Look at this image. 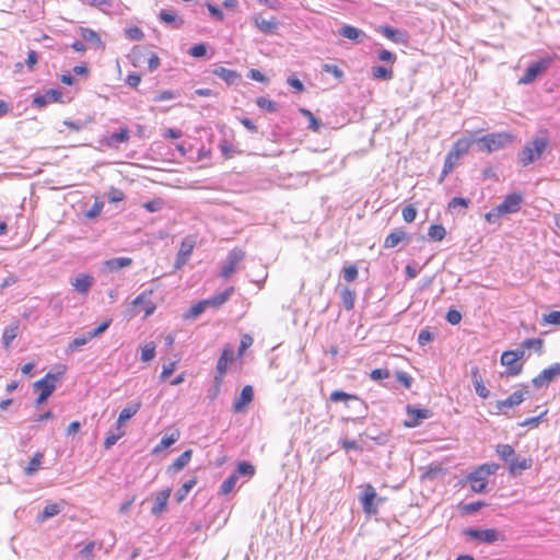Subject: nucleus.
Listing matches in <instances>:
<instances>
[{"label":"nucleus","mask_w":560,"mask_h":560,"mask_svg":"<svg viewBox=\"0 0 560 560\" xmlns=\"http://www.w3.org/2000/svg\"><path fill=\"white\" fill-rule=\"evenodd\" d=\"M497 454L508 465L510 475L518 476L522 471L533 466V459L529 457H520L510 444H498Z\"/></svg>","instance_id":"1"},{"label":"nucleus","mask_w":560,"mask_h":560,"mask_svg":"<svg viewBox=\"0 0 560 560\" xmlns=\"http://www.w3.org/2000/svg\"><path fill=\"white\" fill-rule=\"evenodd\" d=\"M523 201L524 198L522 194H509L504 197L500 205L485 214V219L488 223H499L502 217L518 212Z\"/></svg>","instance_id":"2"},{"label":"nucleus","mask_w":560,"mask_h":560,"mask_svg":"<svg viewBox=\"0 0 560 560\" xmlns=\"http://www.w3.org/2000/svg\"><path fill=\"white\" fill-rule=\"evenodd\" d=\"M514 137L508 131L489 133L478 139L480 151L491 153L503 149L508 144L512 143Z\"/></svg>","instance_id":"3"},{"label":"nucleus","mask_w":560,"mask_h":560,"mask_svg":"<svg viewBox=\"0 0 560 560\" xmlns=\"http://www.w3.org/2000/svg\"><path fill=\"white\" fill-rule=\"evenodd\" d=\"M463 534L468 537L469 539H472L475 541H478L480 544H494L497 541L503 540L504 536L494 528H474L468 527L464 529Z\"/></svg>","instance_id":"4"},{"label":"nucleus","mask_w":560,"mask_h":560,"mask_svg":"<svg viewBox=\"0 0 560 560\" xmlns=\"http://www.w3.org/2000/svg\"><path fill=\"white\" fill-rule=\"evenodd\" d=\"M547 145L548 141L545 138H535L529 144L525 145L520 156L522 165L527 166L540 159Z\"/></svg>","instance_id":"5"},{"label":"nucleus","mask_w":560,"mask_h":560,"mask_svg":"<svg viewBox=\"0 0 560 560\" xmlns=\"http://www.w3.org/2000/svg\"><path fill=\"white\" fill-rule=\"evenodd\" d=\"M363 511L369 515L377 513L378 504L384 501L383 498H378L375 488L368 483L363 491L359 495Z\"/></svg>","instance_id":"6"},{"label":"nucleus","mask_w":560,"mask_h":560,"mask_svg":"<svg viewBox=\"0 0 560 560\" xmlns=\"http://www.w3.org/2000/svg\"><path fill=\"white\" fill-rule=\"evenodd\" d=\"M552 57H545L533 62L526 70L523 77L518 79V84H529L536 80V78L542 74L552 63Z\"/></svg>","instance_id":"7"},{"label":"nucleus","mask_w":560,"mask_h":560,"mask_svg":"<svg viewBox=\"0 0 560 560\" xmlns=\"http://www.w3.org/2000/svg\"><path fill=\"white\" fill-rule=\"evenodd\" d=\"M558 376H560V363H553L535 376L532 383L535 388L539 389L549 386Z\"/></svg>","instance_id":"8"},{"label":"nucleus","mask_w":560,"mask_h":560,"mask_svg":"<svg viewBox=\"0 0 560 560\" xmlns=\"http://www.w3.org/2000/svg\"><path fill=\"white\" fill-rule=\"evenodd\" d=\"M245 252L242 248H233L229 255L225 265L222 267L220 276L229 279L237 269L241 261L245 258Z\"/></svg>","instance_id":"9"},{"label":"nucleus","mask_w":560,"mask_h":560,"mask_svg":"<svg viewBox=\"0 0 560 560\" xmlns=\"http://www.w3.org/2000/svg\"><path fill=\"white\" fill-rule=\"evenodd\" d=\"M524 354L525 352H502L501 363L506 366L508 374L516 375L522 371Z\"/></svg>","instance_id":"10"},{"label":"nucleus","mask_w":560,"mask_h":560,"mask_svg":"<svg viewBox=\"0 0 560 560\" xmlns=\"http://www.w3.org/2000/svg\"><path fill=\"white\" fill-rule=\"evenodd\" d=\"M152 294L153 290L144 291L132 301V305L140 307L139 312H143L144 317L153 314L156 308L155 303L151 300Z\"/></svg>","instance_id":"11"},{"label":"nucleus","mask_w":560,"mask_h":560,"mask_svg":"<svg viewBox=\"0 0 560 560\" xmlns=\"http://www.w3.org/2000/svg\"><path fill=\"white\" fill-rule=\"evenodd\" d=\"M407 413L410 419L405 422V425L408 428L418 427L422 420L430 418L432 415L429 409L412 406H407Z\"/></svg>","instance_id":"12"},{"label":"nucleus","mask_w":560,"mask_h":560,"mask_svg":"<svg viewBox=\"0 0 560 560\" xmlns=\"http://www.w3.org/2000/svg\"><path fill=\"white\" fill-rule=\"evenodd\" d=\"M195 244V240L191 237H186L183 240L175 261L176 268L183 267L188 261L194 250Z\"/></svg>","instance_id":"13"},{"label":"nucleus","mask_w":560,"mask_h":560,"mask_svg":"<svg viewBox=\"0 0 560 560\" xmlns=\"http://www.w3.org/2000/svg\"><path fill=\"white\" fill-rule=\"evenodd\" d=\"M488 477L477 468L466 477V481L469 483L471 490L476 493H482L487 488Z\"/></svg>","instance_id":"14"},{"label":"nucleus","mask_w":560,"mask_h":560,"mask_svg":"<svg viewBox=\"0 0 560 560\" xmlns=\"http://www.w3.org/2000/svg\"><path fill=\"white\" fill-rule=\"evenodd\" d=\"M109 326V320H105L101 323L96 328H94L91 331L84 332L81 336L73 339L71 347H81L88 343L89 340L93 339L94 337L98 336L103 331L107 329Z\"/></svg>","instance_id":"15"},{"label":"nucleus","mask_w":560,"mask_h":560,"mask_svg":"<svg viewBox=\"0 0 560 560\" xmlns=\"http://www.w3.org/2000/svg\"><path fill=\"white\" fill-rule=\"evenodd\" d=\"M408 241V235L402 229H395L392 231L384 240V248L390 249L399 245L400 243H406Z\"/></svg>","instance_id":"16"},{"label":"nucleus","mask_w":560,"mask_h":560,"mask_svg":"<svg viewBox=\"0 0 560 560\" xmlns=\"http://www.w3.org/2000/svg\"><path fill=\"white\" fill-rule=\"evenodd\" d=\"M254 398V389L250 385H246L243 387L241 395L233 402V410L235 412H241L244 408L253 400Z\"/></svg>","instance_id":"17"},{"label":"nucleus","mask_w":560,"mask_h":560,"mask_svg":"<svg viewBox=\"0 0 560 560\" xmlns=\"http://www.w3.org/2000/svg\"><path fill=\"white\" fill-rule=\"evenodd\" d=\"M94 283V278L91 275H79L73 281L74 290L83 295H86Z\"/></svg>","instance_id":"18"},{"label":"nucleus","mask_w":560,"mask_h":560,"mask_svg":"<svg viewBox=\"0 0 560 560\" xmlns=\"http://www.w3.org/2000/svg\"><path fill=\"white\" fill-rule=\"evenodd\" d=\"M170 495V488H165L156 493L153 506L151 508V513L153 515H159L165 510Z\"/></svg>","instance_id":"19"},{"label":"nucleus","mask_w":560,"mask_h":560,"mask_svg":"<svg viewBox=\"0 0 560 560\" xmlns=\"http://www.w3.org/2000/svg\"><path fill=\"white\" fill-rule=\"evenodd\" d=\"M133 260L129 257H117L105 260L103 266L109 272H116L120 269L128 268L132 265Z\"/></svg>","instance_id":"20"},{"label":"nucleus","mask_w":560,"mask_h":560,"mask_svg":"<svg viewBox=\"0 0 560 560\" xmlns=\"http://www.w3.org/2000/svg\"><path fill=\"white\" fill-rule=\"evenodd\" d=\"M471 144L472 139L466 137L459 138L454 142L450 153L455 158L460 159L463 155L469 152Z\"/></svg>","instance_id":"21"},{"label":"nucleus","mask_w":560,"mask_h":560,"mask_svg":"<svg viewBox=\"0 0 560 560\" xmlns=\"http://www.w3.org/2000/svg\"><path fill=\"white\" fill-rule=\"evenodd\" d=\"M471 382L478 396L487 398L490 394L489 389L483 385L482 377L479 373L478 366H472L470 370Z\"/></svg>","instance_id":"22"},{"label":"nucleus","mask_w":560,"mask_h":560,"mask_svg":"<svg viewBox=\"0 0 560 560\" xmlns=\"http://www.w3.org/2000/svg\"><path fill=\"white\" fill-rule=\"evenodd\" d=\"M213 74L225 81L228 84H233L241 79V73L224 67H217L213 69Z\"/></svg>","instance_id":"23"},{"label":"nucleus","mask_w":560,"mask_h":560,"mask_svg":"<svg viewBox=\"0 0 560 560\" xmlns=\"http://www.w3.org/2000/svg\"><path fill=\"white\" fill-rule=\"evenodd\" d=\"M234 291V287H229L223 292L215 294L210 299H207L206 301L208 302V306L212 308L221 307L232 296Z\"/></svg>","instance_id":"24"},{"label":"nucleus","mask_w":560,"mask_h":560,"mask_svg":"<svg viewBox=\"0 0 560 560\" xmlns=\"http://www.w3.org/2000/svg\"><path fill=\"white\" fill-rule=\"evenodd\" d=\"M140 407H141L140 401H132L127 407H125L118 416V420L116 423L117 427L122 428V424L127 420L131 419L139 411Z\"/></svg>","instance_id":"25"},{"label":"nucleus","mask_w":560,"mask_h":560,"mask_svg":"<svg viewBox=\"0 0 560 560\" xmlns=\"http://www.w3.org/2000/svg\"><path fill=\"white\" fill-rule=\"evenodd\" d=\"M380 32L389 40L394 43H401L407 44L408 43V36L406 34H402L398 30H395L388 25H384L380 27Z\"/></svg>","instance_id":"26"},{"label":"nucleus","mask_w":560,"mask_h":560,"mask_svg":"<svg viewBox=\"0 0 560 560\" xmlns=\"http://www.w3.org/2000/svg\"><path fill=\"white\" fill-rule=\"evenodd\" d=\"M524 400V394L521 390L514 392L508 398L498 401L497 408L502 411L504 408H513Z\"/></svg>","instance_id":"27"},{"label":"nucleus","mask_w":560,"mask_h":560,"mask_svg":"<svg viewBox=\"0 0 560 560\" xmlns=\"http://www.w3.org/2000/svg\"><path fill=\"white\" fill-rule=\"evenodd\" d=\"M192 451L187 450L184 453H182L174 462L173 464L167 468V472H176L182 470L184 467L188 465V463L191 459Z\"/></svg>","instance_id":"28"},{"label":"nucleus","mask_w":560,"mask_h":560,"mask_svg":"<svg viewBox=\"0 0 560 560\" xmlns=\"http://www.w3.org/2000/svg\"><path fill=\"white\" fill-rule=\"evenodd\" d=\"M179 436L180 434L178 431H174L170 435L163 436L160 443L153 447L152 454H159L164 450L168 448L171 445L178 441Z\"/></svg>","instance_id":"29"},{"label":"nucleus","mask_w":560,"mask_h":560,"mask_svg":"<svg viewBox=\"0 0 560 560\" xmlns=\"http://www.w3.org/2000/svg\"><path fill=\"white\" fill-rule=\"evenodd\" d=\"M254 23L257 28L265 34H272L277 28V20L275 18L266 20L261 16H256L254 19Z\"/></svg>","instance_id":"30"},{"label":"nucleus","mask_w":560,"mask_h":560,"mask_svg":"<svg viewBox=\"0 0 560 560\" xmlns=\"http://www.w3.org/2000/svg\"><path fill=\"white\" fill-rule=\"evenodd\" d=\"M19 331V323H13L4 329L2 335V343L5 348H9L11 346V342L13 341V339L16 338Z\"/></svg>","instance_id":"31"},{"label":"nucleus","mask_w":560,"mask_h":560,"mask_svg":"<svg viewBox=\"0 0 560 560\" xmlns=\"http://www.w3.org/2000/svg\"><path fill=\"white\" fill-rule=\"evenodd\" d=\"M459 159L455 158L453 154H451L450 152L446 154L445 156V160H444V164H443V170H442V173L439 177V183L442 184L445 179V177L454 170L457 161Z\"/></svg>","instance_id":"32"},{"label":"nucleus","mask_w":560,"mask_h":560,"mask_svg":"<svg viewBox=\"0 0 560 560\" xmlns=\"http://www.w3.org/2000/svg\"><path fill=\"white\" fill-rule=\"evenodd\" d=\"M80 35H81V37L84 40L93 43L97 47H103L104 46L100 35L95 31H93L92 28L80 27Z\"/></svg>","instance_id":"33"},{"label":"nucleus","mask_w":560,"mask_h":560,"mask_svg":"<svg viewBox=\"0 0 560 560\" xmlns=\"http://www.w3.org/2000/svg\"><path fill=\"white\" fill-rule=\"evenodd\" d=\"M428 236L434 242H441L446 236V230L442 224H432L428 229Z\"/></svg>","instance_id":"34"},{"label":"nucleus","mask_w":560,"mask_h":560,"mask_svg":"<svg viewBox=\"0 0 560 560\" xmlns=\"http://www.w3.org/2000/svg\"><path fill=\"white\" fill-rule=\"evenodd\" d=\"M208 302L206 300L199 301L195 305H192L187 313L184 315L185 319H195L199 315H201L208 306Z\"/></svg>","instance_id":"35"},{"label":"nucleus","mask_w":560,"mask_h":560,"mask_svg":"<svg viewBox=\"0 0 560 560\" xmlns=\"http://www.w3.org/2000/svg\"><path fill=\"white\" fill-rule=\"evenodd\" d=\"M44 455L37 452L25 467L24 472L27 476H33L40 467Z\"/></svg>","instance_id":"36"},{"label":"nucleus","mask_w":560,"mask_h":560,"mask_svg":"<svg viewBox=\"0 0 560 560\" xmlns=\"http://www.w3.org/2000/svg\"><path fill=\"white\" fill-rule=\"evenodd\" d=\"M371 72L376 80H390L394 75L393 69H387L382 66L372 67Z\"/></svg>","instance_id":"37"},{"label":"nucleus","mask_w":560,"mask_h":560,"mask_svg":"<svg viewBox=\"0 0 560 560\" xmlns=\"http://www.w3.org/2000/svg\"><path fill=\"white\" fill-rule=\"evenodd\" d=\"M197 479L192 478L183 483V486L176 491V500L177 502H182L186 499L189 491L196 486Z\"/></svg>","instance_id":"38"},{"label":"nucleus","mask_w":560,"mask_h":560,"mask_svg":"<svg viewBox=\"0 0 560 560\" xmlns=\"http://www.w3.org/2000/svg\"><path fill=\"white\" fill-rule=\"evenodd\" d=\"M354 296H355L354 291L350 290L349 288H345L341 291V293H340L341 302H342L343 307L347 311H350L353 308Z\"/></svg>","instance_id":"39"},{"label":"nucleus","mask_w":560,"mask_h":560,"mask_svg":"<svg viewBox=\"0 0 560 560\" xmlns=\"http://www.w3.org/2000/svg\"><path fill=\"white\" fill-rule=\"evenodd\" d=\"M339 34L342 36V37H346L348 39H351V40H358L359 37L362 35V32L354 27V26H351V25H343L340 30H339Z\"/></svg>","instance_id":"40"},{"label":"nucleus","mask_w":560,"mask_h":560,"mask_svg":"<svg viewBox=\"0 0 560 560\" xmlns=\"http://www.w3.org/2000/svg\"><path fill=\"white\" fill-rule=\"evenodd\" d=\"M233 360L234 352H222V355L217 363V372L225 374L229 363H231Z\"/></svg>","instance_id":"41"},{"label":"nucleus","mask_w":560,"mask_h":560,"mask_svg":"<svg viewBox=\"0 0 560 560\" xmlns=\"http://www.w3.org/2000/svg\"><path fill=\"white\" fill-rule=\"evenodd\" d=\"M66 372V368L63 365L56 366L54 370L49 371L44 378L49 381L56 385L57 382L61 381Z\"/></svg>","instance_id":"42"},{"label":"nucleus","mask_w":560,"mask_h":560,"mask_svg":"<svg viewBox=\"0 0 560 560\" xmlns=\"http://www.w3.org/2000/svg\"><path fill=\"white\" fill-rule=\"evenodd\" d=\"M125 435V431L122 428L116 425V432H110L105 441H104V447L106 450L110 448L113 445L117 443V441Z\"/></svg>","instance_id":"43"},{"label":"nucleus","mask_w":560,"mask_h":560,"mask_svg":"<svg viewBox=\"0 0 560 560\" xmlns=\"http://www.w3.org/2000/svg\"><path fill=\"white\" fill-rule=\"evenodd\" d=\"M179 360H180V358L175 355L174 360H172L170 362H165L163 364L162 373L160 375L161 381H165L167 377H170L174 373V371L176 370V365H177Z\"/></svg>","instance_id":"44"},{"label":"nucleus","mask_w":560,"mask_h":560,"mask_svg":"<svg viewBox=\"0 0 560 560\" xmlns=\"http://www.w3.org/2000/svg\"><path fill=\"white\" fill-rule=\"evenodd\" d=\"M34 388L40 390L42 393H46L48 396H51L56 389V385L43 377L34 383Z\"/></svg>","instance_id":"45"},{"label":"nucleus","mask_w":560,"mask_h":560,"mask_svg":"<svg viewBox=\"0 0 560 560\" xmlns=\"http://www.w3.org/2000/svg\"><path fill=\"white\" fill-rule=\"evenodd\" d=\"M238 480V476L236 474L229 476L220 487L221 494H229L235 487Z\"/></svg>","instance_id":"46"},{"label":"nucleus","mask_w":560,"mask_h":560,"mask_svg":"<svg viewBox=\"0 0 560 560\" xmlns=\"http://www.w3.org/2000/svg\"><path fill=\"white\" fill-rule=\"evenodd\" d=\"M256 104L259 108L265 109L269 113H275L278 110L277 104L273 101L264 96L258 97L256 100Z\"/></svg>","instance_id":"47"},{"label":"nucleus","mask_w":560,"mask_h":560,"mask_svg":"<svg viewBox=\"0 0 560 560\" xmlns=\"http://www.w3.org/2000/svg\"><path fill=\"white\" fill-rule=\"evenodd\" d=\"M541 324L560 326V311H552L548 314H544L541 317Z\"/></svg>","instance_id":"48"},{"label":"nucleus","mask_w":560,"mask_h":560,"mask_svg":"<svg viewBox=\"0 0 560 560\" xmlns=\"http://www.w3.org/2000/svg\"><path fill=\"white\" fill-rule=\"evenodd\" d=\"M300 112H301V114H302L304 117H306V118L308 119V121H310V128H311L313 131H315V132L319 131V129H320V122H319V120H318V119L313 115V113H312L311 110H308V109H305V108H301V109H300Z\"/></svg>","instance_id":"49"},{"label":"nucleus","mask_w":560,"mask_h":560,"mask_svg":"<svg viewBox=\"0 0 560 560\" xmlns=\"http://www.w3.org/2000/svg\"><path fill=\"white\" fill-rule=\"evenodd\" d=\"M487 504L483 501H476V502H470V503L463 504L460 506V510L465 514H472V513L478 512L479 510H481Z\"/></svg>","instance_id":"50"},{"label":"nucleus","mask_w":560,"mask_h":560,"mask_svg":"<svg viewBox=\"0 0 560 560\" xmlns=\"http://www.w3.org/2000/svg\"><path fill=\"white\" fill-rule=\"evenodd\" d=\"M349 399H352V400H355V401H359V398L354 395H351V394H348V393H345L342 390H335L330 394V400L331 401H335V402H338V401H347Z\"/></svg>","instance_id":"51"},{"label":"nucleus","mask_w":560,"mask_h":560,"mask_svg":"<svg viewBox=\"0 0 560 560\" xmlns=\"http://www.w3.org/2000/svg\"><path fill=\"white\" fill-rule=\"evenodd\" d=\"M343 279L352 282L358 278L359 271L355 265H348L342 268Z\"/></svg>","instance_id":"52"},{"label":"nucleus","mask_w":560,"mask_h":560,"mask_svg":"<svg viewBox=\"0 0 560 560\" xmlns=\"http://www.w3.org/2000/svg\"><path fill=\"white\" fill-rule=\"evenodd\" d=\"M59 513H60L59 504H57V503L48 504L43 510L40 518L44 521V520L54 517V516H56Z\"/></svg>","instance_id":"53"},{"label":"nucleus","mask_w":560,"mask_h":560,"mask_svg":"<svg viewBox=\"0 0 560 560\" xmlns=\"http://www.w3.org/2000/svg\"><path fill=\"white\" fill-rule=\"evenodd\" d=\"M236 472L242 476L252 477L255 474V467L250 463L241 462L237 465Z\"/></svg>","instance_id":"54"},{"label":"nucleus","mask_w":560,"mask_h":560,"mask_svg":"<svg viewBox=\"0 0 560 560\" xmlns=\"http://www.w3.org/2000/svg\"><path fill=\"white\" fill-rule=\"evenodd\" d=\"M401 215L405 222L411 223L416 220L417 209L412 205L402 208Z\"/></svg>","instance_id":"55"},{"label":"nucleus","mask_w":560,"mask_h":560,"mask_svg":"<svg viewBox=\"0 0 560 560\" xmlns=\"http://www.w3.org/2000/svg\"><path fill=\"white\" fill-rule=\"evenodd\" d=\"M126 35L132 40H141L144 36L143 32L138 26L128 27L126 30Z\"/></svg>","instance_id":"56"},{"label":"nucleus","mask_w":560,"mask_h":560,"mask_svg":"<svg viewBox=\"0 0 560 560\" xmlns=\"http://www.w3.org/2000/svg\"><path fill=\"white\" fill-rule=\"evenodd\" d=\"M448 209H455L457 207H460L463 209L468 208V200L463 197H454L450 200L447 205Z\"/></svg>","instance_id":"57"},{"label":"nucleus","mask_w":560,"mask_h":560,"mask_svg":"<svg viewBox=\"0 0 560 560\" xmlns=\"http://www.w3.org/2000/svg\"><path fill=\"white\" fill-rule=\"evenodd\" d=\"M207 54L205 44H197L189 49V55L196 58L203 57Z\"/></svg>","instance_id":"58"},{"label":"nucleus","mask_w":560,"mask_h":560,"mask_svg":"<svg viewBox=\"0 0 560 560\" xmlns=\"http://www.w3.org/2000/svg\"><path fill=\"white\" fill-rule=\"evenodd\" d=\"M125 199V194L122 190L117 188H110L108 192V200L110 202H120Z\"/></svg>","instance_id":"59"},{"label":"nucleus","mask_w":560,"mask_h":560,"mask_svg":"<svg viewBox=\"0 0 560 560\" xmlns=\"http://www.w3.org/2000/svg\"><path fill=\"white\" fill-rule=\"evenodd\" d=\"M396 378L399 383H401L406 388H410L412 384V377L408 375L406 372L399 371L396 373Z\"/></svg>","instance_id":"60"},{"label":"nucleus","mask_w":560,"mask_h":560,"mask_svg":"<svg viewBox=\"0 0 560 560\" xmlns=\"http://www.w3.org/2000/svg\"><path fill=\"white\" fill-rule=\"evenodd\" d=\"M159 18L162 22L166 24H172L178 21V18L175 13L168 11H161Z\"/></svg>","instance_id":"61"},{"label":"nucleus","mask_w":560,"mask_h":560,"mask_svg":"<svg viewBox=\"0 0 560 560\" xmlns=\"http://www.w3.org/2000/svg\"><path fill=\"white\" fill-rule=\"evenodd\" d=\"M499 468V465L494 464V463H490V464H483L481 466L478 467V469L483 474V476L486 477H489L493 474H495V471L498 470Z\"/></svg>","instance_id":"62"},{"label":"nucleus","mask_w":560,"mask_h":560,"mask_svg":"<svg viewBox=\"0 0 560 560\" xmlns=\"http://www.w3.org/2000/svg\"><path fill=\"white\" fill-rule=\"evenodd\" d=\"M323 70L327 73L332 74L337 79H341L343 77V72L336 65H324Z\"/></svg>","instance_id":"63"},{"label":"nucleus","mask_w":560,"mask_h":560,"mask_svg":"<svg viewBox=\"0 0 560 560\" xmlns=\"http://www.w3.org/2000/svg\"><path fill=\"white\" fill-rule=\"evenodd\" d=\"M388 376H389V371L387 369H375L370 374V377L373 381H380L383 378H387Z\"/></svg>","instance_id":"64"}]
</instances>
